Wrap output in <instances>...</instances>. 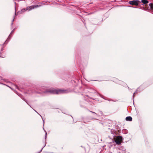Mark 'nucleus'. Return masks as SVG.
I'll list each match as a JSON object with an SVG mask.
<instances>
[{
  "label": "nucleus",
  "mask_w": 153,
  "mask_h": 153,
  "mask_svg": "<svg viewBox=\"0 0 153 153\" xmlns=\"http://www.w3.org/2000/svg\"><path fill=\"white\" fill-rule=\"evenodd\" d=\"M65 90L60 89H50L47 90L46 92L53 94H59L65 93Z\"/></svg>",
  "instance_id": "1"
},
{
  "label": "nucleus",
  "mask_w": 153,
  "mask_h": 153,
  "mask_svg": "<svg viewBox=\"0 0 153 153\" xmlns=\"http://www.w3.org/2000/svg\"><path fill=\"white\" fill-rule=\"evenodd\" d=\"M123 140L122 137L121 136H117L114 139V141L117 144L120 145Z\"/></svg>",
  "instance_id": "2"
},
{
  "label": "nucleus",
  "mask_w": 153,
  "mask_h": 153,
  "mask_svg": "<svg viewBox=\"0 0 153 153\" xmlns=\"http://www.w3.org/2000/svg\"><path fill=\"white\" fill-rule=\"evenodd\" d=\"M139 1L138 0H133L129 1V3L132 5L137 6L139 4Z\"/></svg>",
  "instance_id": "3"
},
{
  "label": "nucleus",
  "mask_w": 153,
  "mask_h": 153,
  "mask_svg": "<svg viewBox=\"0 0 153 153\" xmlns=\"http://www.w3.org/2000/svg\"><path fill=\"white\" fill-rule=\"evenodd\" d=\"M41 5H32L30 6H29V7H27L26 8V10H30L32 9H34L35 8L37 7H39Z\"/></svg>",
  "instance_id": "4"
},
{
  "label": "nucleus",
  "mask_w": 153,
  "mask_h": 153,
  "mask_svg": "<svg viewBox=\"0 0 153 153\" xmlns=\"http://www.w3.org/2000/svg\"><path fill=\"white\" fill-rule=\"evenodd\" d=\"M149 7H147L148 6L146 5H145L146 6V10H149L151 9L152 12H153V3H150L149 4Z\"/></svg>",
  "instance_id": "5"
},
{
  "label": "nucleus",
  "mask_w": 153,
  "mask_h": 153,
  "mask_svg": "<svg viewBox=\"0 0 153 153\" xmlns=\"http://www.w3.org/2000/svg\"><path fill=\"white\" fill-rule=\"evenodd\" d=\"M126 120L127 121H131L132 120V118L130 116L127 117L126 118Z\"/></svg>",
  "instance_id": "6"
},
{
  "label": "nucleus",
  "mask_w": 153,
  "mask_h": 153,
  "mask_svg": "<svg viewBox=\"0 0 153 153\" xmlns=\"http://www.w3.org/2000/svg\"><path fill=\"white\" fill-rule=\"evenodd\" d=\"M141 2L144 4H148L149 1L147 0H141Z\"/></svg>",
  "instance_id": "7"
},
{
  "label": "nucleus",
  "mask_w": 153,
  "mask_h": 153,
  "mask_svg": "<svg viewBox=\"0 0 153 153\" xmlns=\"http://www.w3.org/2000/svg\"><path fill=\"white\" fill-rule=\"evenodd\" d=\"M111 134H114L115 133V131L113 129H111Z\"/></svg>",
  "instance_id": "8"
},
{
  "label": "nucleus",
  "mask_w": 153,
  "mask_h": 153,
  "mask_svg": "<svg viewBox=\"0 0 153 153\" xmlns=\"http://www.w3.org/2000/svg\"><path fill=\"white\" fill-rule=\"evenodd\" d=\"M15 31V30H13L11 32V33H10V34H13L14 32Z\"/></svg>",
  "instance_id": "9"
},
{
  "label": "nucleus",
  "mask_w": 153,
  "mask_h": 153,
  "mask_svg": "<svg viewBox=\"0 0 153 153\" xmlns=\"http://www.w3.org/2000/svg\"><path fill=\"white\" fill-rule=\"evenodd\" d=\"M90 111L91 112V113H94V114H96V113H95V112H93V111Z\"/></svg>",
  "instance_id": "10"
},
{
  "label": "nucleus",
  "mask_w": 153,
  "mask_h": 153,
  "mask_svg": "<svg viewBox=\"0 0 153 153\" xmlns=\"http://www.w3.org/2000/svg\"><path fill=\"white\" fill-rule=\"evenodd\" d=\"M16 87L17 89H18V90H19V88L18 86H16Z\"/></svg>",
  "instance_id": "11"
},
{
  "label": "nucleus",
  "mask_w": 153,
  "mask_h": 153,
  "mask_svg": "<svg viewBox=\"0 0 153 153\" xmlns=\"http://www.w3.org/2000/svg\"><path fill=\"white\" fill-rule=\"evenodd\" d=\"M22 98V99L24 100L26 102V100L25 99H24V98Z\"/></svg>",
  "instance_id": "12"
},
{
  "label": "nucleus",
  "mask_w": 153,
  "mask_h": 153,
  "mask_svg": "<svg viewBox=\"0 0 153 153\" xmlns=\"http://www.w3.org/2000/svg\"><path fill=\"white\" fill-rule=\"evenodd\" d=\"M4 50V47H3V48H2L1 49V51H3V50Z\"/></svg>",
  "instance_id": "13"
},
{
  "label": "nucleus",
  "mask_w": 153,
  "mask_h": 153,
  "mask_svg": "<svg viewBox=\"0 0 153 153\" xmlns=\"http://www.w3.org/2000/svg\"><path fill=\"white\" fill-rule=\"evenodd\" d=\"M135 93H134V94H133V95L135 94Z\"/></svg>",
  "instance_id": "14"
}]
</instances>
